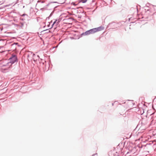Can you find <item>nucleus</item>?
<instances>
[{
	"mask_svg": "<svg viewBox=\"0 0 156 156\" xmlns=\"http://www.w3.org/2000/svg\"><path fill=\"white\" fill-rule=\"evenodd\" d=\"M104 28L103 27H100L97 28H93L92 29L90 30L91 34H92L95 32L101 31L103 30Z\"/></svg>",
	"mask_w": 156,
	"mask_h": 156,
	"instance_id": "obj_1",
	"label": "nucleus"
},
{
	"mask_svg": "<svg viewBox=\"0 0 156 156\" xmlns=\"http://www.w3.org/2000/svg\"><path fill=\"white\" fill-rule=\"evenodd\" d=\"M17 58V57H16V56L15 55H12V58Z\"/></svg>",
	"mask_w": 156,
	"mask_h": 156,
	"instance_id": "obj_3",
	"label": "nucleus"
},
{
	"mask_svg": "<svg viewBox=\"0 0 156 156\" xmlns=\"http://www.w3.org/2000/svg\"><path fill=\"white\" fill-rule=\"evenodd\" d=\"M90 31V30H88V31H86L85 33V35H88V34H91V32Z\"/></svg>",
	"mask_w": 156,
	"mask_h": 156,
	"instance_id": "obj_2",
	"label": "nucleus"
},
{
	"mask_svg": "<svg viewBox=\"0 0 156 156\" xmlns=\"http://www.w3.org/2000/svg\"><path fill=\"white\" fill-rule=\"evenodd\" d=\"M56 21H57V20H56V21H55V22H54L53 24V25L55 24L56 23Z\"/></svg>",
	"mask_w": 156,
	"mask_h": 156,
	"instance_id": "obj_5",
	"label": "nucleus"
},
{
	"mask_svg": "<svg viewBox=\"0 0 156 156\" xmlns=\"http://www.w3.org/2000/svg\"><path fill=\"white\" fill-rule=\"evenodd\" d=\"M87 0H82L81 1L82 3H85Z\"/></svg>",
	"mask_w": 156,
	"mask_h": 156,
	"instance_id": "obj_4",
	"label": "nucleus"
}]
</instances>
